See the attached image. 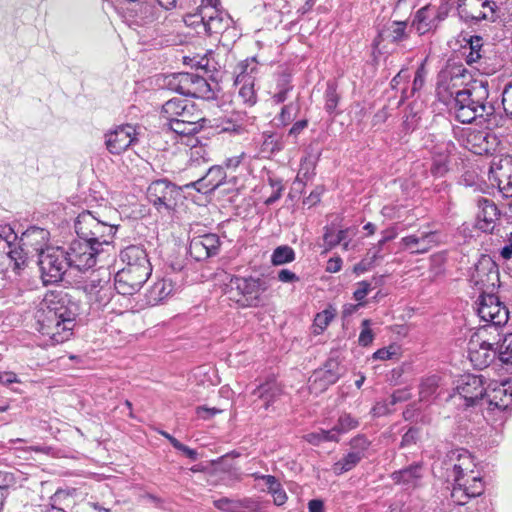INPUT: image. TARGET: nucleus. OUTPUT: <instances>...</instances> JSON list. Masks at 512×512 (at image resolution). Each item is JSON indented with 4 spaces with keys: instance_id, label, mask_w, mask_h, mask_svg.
<instances>
[{
    "instance_id": "nucleus-29",
    "label": "nucleus",
    "mask_w": 512,
    "mask_h": 512,
    "mask_svg": "<svg viewBox=\"0 0 512 512\" xmlns=\"http://www.w3.org/2000/svg\"><path fill=\"white\" fill-rule=\"evenodd\" d=\"M22 244L31 252L41 253L46 252L49 241V232L44 228L31 227L23 233Z\"/></svg>"
},
{
    "instance_id": "nucleus-50",
    "label": "nucleus",
    "mask_w": 512,
    "mask_h": 512,
    "mask_svg": "<svg viewBox=\"0 0 512 512\" xmlns=\"http://www.w3.org/2000/svg\"><path fill=\"white\" fill-rule=\"evenodd\" d=\"M407 23L403 21H394L388 27V38L393 43H398L408 38L406 33Z\"/></svg>"
},
{
    "instance_id": "nucleus-23",
    "label": "nucleus",
    "mask_w": 512,
    "mask_h": 512,
    "mask_svg": "<svg viewBox=\"0 0 512 512\" xmlns=\"http://www.w3.org/2000/svg\"><path fill=\"white\" fill-rule=\"evenodd\" d=\"M220 238L217 234L208 233L194 237L189 244V253L196 261L205 260L218 253Z\"/></svg>"
},
{
    "instance_id": "nucleus-13",
    "label": "nucleus",
    "mask_w": 512,
    "mask_h": 512,
    "mask_svg": "<svg viewBox=\"0 0 512 512\" xmlns=\"http://www.w3.org/2000/svg\"><path fill=\"white\" fill-rule=\"evenodd\" d=\"M255 58H247L239 62L235 68L236 77L234 84L240 86L238 96L243 104L252 107L257 103V93L255 91V77L252 73L256 70V66L250 68L251 64H255Z\"/></svg>"
},
{
    "instance_id": "nucleus-18",
    "label": "nucleus",
    "mask_w": 512,
    "mask_h": 512,
    "mask_svg": "<svg viewBox=\"0 0 512 512\" xmlns=\"http://www.w3.org/2000/svg\"><path fill=\"white\" fill-rule=\"evenodd\" d=\"M138 141L136 127L131 124L116 126L105 134V145L113 155H120Z\"/></svg>"
},
{
    "instance_id": "nucleus-7",
    "label": "nucleus",
    "mask_w": 512,
    "mask_h": 512,
    "mask_svg": "<svg viewBox=\"0 0 512 512\" xmlns=\"http://www.w3.org/2000/svg\"><path fill=\"white\" fill-rule=\"evenodd\" d=\"M264 282L253 277H233L226 289L229 301L241 307L256 306L261 294L265 291Z\"/></svg>"
},
{
    "instance_id": "nucleus-32",
    "label": "nucleus",
    "mask_w": 512,
    "mask_h": 512,
    "mask_svg": "<svg viewBox=\"0 0 512 512\" xmlns=\"http://www.w3.org/2000/svg\"><path fill=\"white\" fill-rule=\"evenodd\" d=\"M53 295H46L39 306L45 320H74L67 313V308L60 302L52 299Z\"/></svg>"
},
{
    "instance_id": "nucleus-59",
    "label": "nucleus",
    "mask_w": 512,
    "mask_h": 512,
    "mask_svg": "<svg viewBox=\"0 0 512 512\" xmlns=\"http://www.w3.org/2000/svg\"><path fill=\"white\" fill-rule=\"evenodd\" d=\"M323 240L327 249H332L335 246L339 245V237L337 236L336 232L330 227H325Z\"/></svg>"
},
{
    "instance_id": "nucleus-22",
    "label": "nucleus",
    "mask_w": 512,
    "mask_h": 512,
    "mask_svg": "<svg viewBox=\"0 0 512 512\" xmlns=\"http://www.w3.org/2000/svg\"><path fill=\"white\" fill-rule=\"evenodd\" d=\"M476 312L480 320H508L509 311L502 307L499 299L492 292L480 294L476 302Z\"/></svg>"
},
{
    "instance_id": "nucleus-3",
    "label": "nucleus",
    "mask_w": 512,
    "mask_h": 512,
    "mask_svg": "<svg viewBox=\"0 0 512 512\" xmlns=\"http://www.w3.org/2000/svg\"><path fill=\"white\" fill-rule=\"evenodd\" d=\"M453 488L450 497L463 504L470 498L478 497L484 492V483L476 471V463L470 452L464 448L450 451Z\"/></svg>"
},
{
    "instance_id": "nucleus-46",
    "label": "nucleus",
    "mask_w": 512,
    "mask_h": 512,
    "mask_svg": "<svg viewBox=\"0 0 512 512\" xmlns=\"http://www.w3.org/2000/svg\"><path fill=\"white\" fill-rule=\"evenodd\" d=\"M439 377L436 375L423 378L419 385V398L421 401L429 400L439 387Z\"/></svg>"
},
{
    "instance_id": "nucleus-27",
    "label": "nucleus",
    "mask_w": 512,
    "mask_h": 512,
    "mask_svg": "<svg viewBox=\"0 0 512 512\" xmlns=\"http://www.w3.org/2000/svg\"><path fill=\"white\" fill-rule=\"evenodd\" d=\"M439 243L437 232H423L420 236L408 235L401 239L400 244L404 250L411 254H425Z\"/></svg>"
},
{
    "instance_id": "nucleus-58",
    "label": "nucleus",
    "mask_w": 512,
    "mask_h": 512,
    "mask_svg": "<svg viewBox=\"0 0 512 512\" xmlns=\"http://www.w3.org/2000/svg\"><path fill=\"white\" fill-rule=\"evenodd\" d=\"M502 105L506 114L512 118V83L507 84L502 92Z\"/></svg>"
},
{
    "instance_id": "nucleus-11",
    "label": "nucleus",
    "mask_w": 512,
    "mask_h": 512,
    "mask_svg": "<svg viewBox=\"0 0 512 512\" xmlns=\"http://www.w3.org/2000/svg\"><path fill=\"white\" fill-rule=\"evenodd\" d=\"M110 278L111 273L109 270L100 267L97 270L91 271L83 283V291L89 301L97 305V309H100L102 303L106 302L111 295Z\"/></svg>"
},
{
    "instance_id": "nucleus-5",
    "label": "nucleus",
    "mask_w": 512,
    "mask_h": 512,
    "mask_svg": "<svg viewBox=\"0 0 512 512\" xmlns=\"http://www.w3.org/2000/svg\"><path fill=\"white\" fill-rule=\"evenodd\" d=\"M164 85L171 91L201 99L213 98L208 81L195 73H173L164 77Z\"/></svg>"
},
{
    "instance_id": "nucleus-9",
    "label": "nucleus",
    "mask_w": 512,
    "mask_h": 512,
    "mask_svg": "<svg viewBox=\"0 0 512 512\" xmlns=\"http://www.w3.org/2000/svg\"><path fill=\"white\" fill-rule=\"evenodd\" d=\"M41 277L45 284L55 283L70 267L66 251L61 247H50L41 253L38 260Z\"/></svg>"
},
{
    "instance_id": "nucleus-17",
    "label": "nucleus",
    "mask_w": 512,
    "mask_h": 512,
    "mask_svg": "<svg viewBox=\"0 0 512 512\" xmlns=\"http://www.w3.org/2000/svg\"><path fill=\"white\" fill-rule=\"evenodd\" d=\"M453 390L455 395L452 396L454 403L456 401H480L483 396L484 388L482 377L470 373L459 375L453 380Z\"/></svg>"
},
{
    "instance_id": "nucleus-61",
    "label": "nucleus",
    "mask_w": 512,
    "mask_h": 512,
    "mask_svg": "<svg viewBox=\"0 0 512 512\" xmlns=\"http://www.w3.org/2000/svg\"><path fill=\"white\" fill-rule=\"evenodd\" d=\"M425 75H426V70H425L424 64H421L418 67V69L415 73L414 80H413V86H412L413 93L420 90L423 87L424 82H425Z\"/></svg>"
},
{
    "instance_id": "nucleus-34",
    "label": "nucleus",
    "mask_w": 512,
    "mask_h": 512,
    "mask_svg": "<svg viewBox=\"0 0 512 512\" xmlns=\"http://www.w3.org/2000/svg\"><path fill=\"white\" fill-rule=\"evenodd\" d=\"M482 0H464L457 7V16L464 22H479L487 13L481 12Z\"/></svg>"
},
{
    "instance_id": "nucleus-55",
    "label": "nucleus",
    "mask_w": 512,
    "mask_h": 512,
    "mask_svg": "<svg viewBox=\"0 0 512 512\" xmlns=\"http://www.w3.org/2000/svg\"><path fill=\"white\" fill-rule=\"evenodd\" d=\"M214 506L223 512H240L239 499H230L227 497L220 498L213 501Z\"/></svg>"
},
{
    "instance_id": "nucleus-63",
    "label": "nucleus",
    "mask_w": 512,
    "mask_h": 512,
    "mask_svg": "<svg viewBox=\"0 0 512 512\" xmlns=\"http://www.w3.org/2000/svg\"><path fill=\"white\" fill-rule=\"evenodd\" d=\"M411 398V393L408 389H398L390 397V404L395 405L399 402H405Z\"/></svg>"
},
{
    "instance_id": "nucleus-26",
    "label": "nucleus",
    "mask_w": 512,
    "mask_h": 512,
    "mask_svg": "<svg viewBox=\"0 0 512 512\" xmlns=\"http://www.w3.org/2000/svg\"><path fill=\"white\" fill-rule=\"evenodd\" d=\"M207 3V11H204V33L208 36L220 35L229 26V19L218 8L220 0H203Z\"/></svg>"
},
{
    "instance_id": "nucleus-36",
    "label": "nucleus",
    "mask_w": 512,
    "mask_h": 512,
    "mask_svg": "<svg viewBox=\"0 0 512 512\" xmlns=\"http://www.w3.org/2000/svg\"><path fill=\"white\" fill-rule=\"evenodd\" d=\"M191 102L192 101L188 99L179 97H174L165 102L162 106V116L168 121L169 126L172 121L178 119L179 114H181Z\"/></svg>"
},
{
    "instance_id": "nucleus-48",
    "label": "nucleus",
    "mask_w": 512,
    "mask_h": 512,
    "mask_svg": "<svg viewBox=\"0 0 512 512\" xmlns=\"http://www.w3.org/2000/svg\"><path fill=\"white\" fill-rule=\"evenodd\" d=\"M496 351L502 363L512 366V333H507L498 343Z\"/></svg>"
},
{
    "instance_id": "nucleus-49",
    "label": "nucleus",
    "mask_w": 512,
    "mask_h": 512,
    "mask_svg": "<svg viewBox=\"0 0 512 512\" xmlns=\"http://www.w3.org/2000/svg\"><path fill=\"white\" fill-rule=\"evenodd\" d=\"M402 357V349L398 344H390L387 347L378 349L372 354L374 360H399Z\"/></svg>"
},
{
    "instance_id": "nucleus-54",
    "label": "nucleus",
    "mask_w": 512,
    "mask_h": 512,
    "mask_svg": "<svg viewBox=\"0 0 512 512\" xmlns=\"http://www.w3.org/2000/svg\"><path fill=\"white\" fill-rule=\"evenodd\" d=\"M349 445L354 453H360L361 457L364 458L365 452L370 446V441L365 435L359 434L350 440Z\"/></svg>"
},
{
    "instance_id": "nucleus-25",
    "label": "nucleus",
    "mask_w": 512,
    "mask_h": 512,
    "mask_svg": "<svg viewBox=\"0 0 512 512\" xmlns=\"http://www.w3.org/2000/svg\"><path fill=\"white\" fill-rule=\"evenodd\" d=\"M455 404L458 405L455 421L461 429L468 430L470 424H480L482 419L487 420V413L480 406V401H459Z\"/></svg>"
},
{
    "instance_id": "nucleus-20",
    "label": "nucleus",
    "mask_w": 512,
    "mask_h": 512,
    "mask_svg": "<svg viewBox=\"0 0 512 512\" xmlns=\"http://www.w3.org/2000/svg\"><path fill=\"white\" fill-rule=\"evenodd\" d=\"M73 328L72 322H36L35 330L47 345H56L68 341Z\"/></svg>"
},
{
    "instance_id": "nucleus-28",
    "label": "nucleus",
    "mask_w": 512,
    "mask_h": 512,
    "mask_svg": "<svg viewBox=\"0 0 512 512\" xmlns=\"http://www.w3.org/2000/svg\"><path fill=\"white\" fill-rule=\"evenodd\" d=\"M226 180V172L223 166H212L205 176L192 183V186L200 193L207 194L214 191Z\"/></svg>"
},
{
    "instance_id": "nucleus-12",
    "label": "nucleus",
    "mask_w": 512,
    "mask_h": 512,
    "mask_svg": "<svg viewBox=\"0 0 512 512\" xmlns=\"http://www.w3.org/2000/svg\"><path fill=\"white\" fill-rule=\"evenodd\" d=\"M180 190L168 180L159 179L153 181L147 189V198L159 211H170L177 204Z\"/></svg>"
},
{
    "instance_id": "nucleus-14",
    "label": "nucleus",
    "mask_w": 512,
    "mask_h": 512,
    "mask_svg": "<svg viewBox=\"0 0 512 512\" xmlns=\"http://www.w3.org/2000/svg\"><path fill=\"white\" fill-rule=\"evenodd\" d=\"M343 374V367L339 357L331 356L322 367L315 370L309 378V389L314 393H321L335 384Z\"/></svg>"
},
{
    "instance_id": "nucleus-2",
    "label": "nucleus",
    "mask_w": 512,
    "mask_h": 512,
    "mask_svg": "<svg viewBox=\"0 0 512 512\" xmlns=\"http://www.w3.org/2000/svg\"><path fill=\"white\" fill-rule=\"evenodd\" d=\"M122 268L114 277L116 291L122 295H133L146 283L152 273V265L146 250L139 245H130L120 251Z\"/></svg>"
},
{
    "instance_id": "nucleus-31",
    "label": "nucleus",
    "mask_w": 512,
    "mask_h": 512,
    "mask_svg": "<svg viewBox=\"0 0 512 512\" xmlns=\"http://www.w3.org/2000/svg\"><path fill=\"white\" fill-rule=\"evenodd\" d=\"M175 291V283L168 278H162L153 283L147 290L146 300L151 306L158 305Z\"/></svg>"
},
{
    "instance_id": "nucleus-37",
    "label": "nucleus",
    "mask_w": 512,
    "mask_h": 512,
    "mask_svg": "<svg viewBox=\"0 0 512 512\" xmlns=\"http://www.w3.org/2000/svg\"><path fill=\"white\" fill-rule=\"evenodd\" d=\"M267 486V491L273 497V503L276 506H282L287 502L288 496L282 484L273 475H263L261 477Z\"/></svg>"
},
{
    "instance_id": "nucleus-64",
    "label": "nucleus",
    "mask_w": 512,
    "mask_h": 512,
    "mask_svg": "<svg viewBox=\"0 0 512 512\" xmlns=\"http://www.w3.org/2000/svg\"><path fill=\"white\" fill-rule=\"evenodd\" d=\"M370 290H371V284L366 281H362L358 284L357 289L354 291V298L357 301L361 302L368 295Z\"/></svg>"
},
{
    "instance_id": "nucleus-16",
    "label": "nucleus",
    "mask_w": 512,
    "mask_h": 512,
    "mask_svg": "<svg viewBox=\"0 0 512 512\" xmlns=\"http://www.w3.org/2000/svg\"><path fill=\"white\" fill-rule=\"evenodd\" d=\"M447 16L448 6L446 4L441 6L428 4L416 12L411 27L419 35H424L436 29L439 23L443 22Z\"/></svg>"
},
{
    "instance_id": "nucleus-40",
    "label": "nucleus",
    "mask_w": 512,
    "mask_h": 512,
    "mask_svg": "<svg viewBox=\"0 0 512 512\" xmlns=\"http://www.w3.org/2000/svg\"><path fill=\"white\" fill-rule=\"evenodd\" d=\"M362 459L363 457H361L360 453L351 451L335 462L332 466V470L336 475H342L354 469Z\"/></svg>"
},
{
    "instance_id": "nucleus-57",
    "label": "nucleus",
    "mask_w": 512,
    "mask_h": 512,
    "mask_svg": "<svg viewBox=\"0 0 512 512\" xmlns=\"http://www.w3.org/2000/svg\"><path fill=\"white\" fill-rule=\"evenodd\" d=\"M195 412L198 418L206 421L212 419L218 414H221L223 410L216 407L209 408L207 406H198Z\"/></svg>"
},
{
    "instance_id": "nucleus-1",
    "label": "nucleus",
    "mask_w": 512,
    "mask_h": 512,
    "mask_svg": "<svg viewBox=\"0 0 512 512\" xmlns=\"http://www.w3.org/2000/svg\"><path fill=\"white\" fill-rule=\"evenodd\" d=\"M470 78L462 65H450V110H454L455 118L461 123H471L476 118H482L487 128L497 125V116L494 106L489 102H480L471 98V91L467 88L454 91L455 80Z\"/></svg>"
},
{
    "instance_id": "nucleus-53",
    "label": "nucleus",
    "mask_w": 512,
    "mask_h": 512,
    "mask_svg": "<svg viewBox=\"0 0 512 512\" xmlns=\"http://www.w3.org/2000/svg\"><path fill=\"white\" fill-rule=\"evenodd\" d=\"M324 97H325V110L329 114H333L339 104V101H340V96L337 93L336 86L329 85L325 91Z\"/></svg>"
},
{
    "instance_id": "nucleus-41",
    "label": "nucleus",
    "mask_w": 512,
    "mask_h": 512,
    "mask_svg": "<svg viewBox=\"0 0 512 512\" xmlns=\"http://www.w3.org/2000/svg\"><path fill=\"white\" fill-rule=\"evenodd\" d=\"M303 439L313 446H318L323 442L338 443L340 441V437L333 431V428L330 430L319 429L316 432L307 433L303 436Z\"/></svg>"
},
{
    "instance_id": "nucleus-33",
    "label": "nucleus",
    "mask_w": 512,
    "mask_h": 512,
    "mask_svg": "<svg viewBox=\"0 0 512 512\" xmlns=\"http://www.w3.org/2000/svg\"><path fill=\"white\" fill-rule=\"evenodd\" d=\"M477 205V220L479 228L486 231L489 229L490 224L498 218V208L492 200L484 197L478 198Z\"/></svg>"
},
{
    "instance_id": "nucleus-62",
    "label": "nucleus",
    "mask_w": 512,
    "mask_h": 512,
    "mask_svg": "<svg viewBox=\"0 0 512 512\" xmlns=\"http://www.w3.org/2000/svg\"><path fill=\"white\" fill-rule=\"evenodd\" d=\"M245 157V152H240L239 154L232 155L227 157L224 161V169L235 170L242 162Z\"/></svg>"
},
{
    "instance_id": "nucleus-45",
    "label": "nucleus",
    "mask_w": 512,
    "mask_h": 512,
    "mask_svg": "<svg viewBox=\"0 0 512 512\" xmlns=\"http://www.w3.org/2000/svg\"><path fill=\"white\" fill-rule=\"evenodd\" d=\"M295 260V251L288 245H281L274 249L271 262L275 266L291 263Z\"/></svg>"
},
{
    "instance_id": "nucleus-35",
    "label": "nucleus",
    "mask_w": 512,
    "mask_h": 512,
    "mask_svg": "<svg viewBox=\"0 0 512 512\" xmlns=\"http://www.w3.org/2000/svg\"><path fill=\"white\" fill-rule=\"evenodd\" d=\"M253 393L264 401V409L267 410L283 394V387L271 381L261 384Z\"/></svg>"
},
{
    "instance_id": "nucleus-60",
    "label": "nucleus",
    "mask_w": 512,
    "mask_h": 512,
    "mask_svg": "<svg viewBox=\"0 0 512 512\" xmlns=\"http://www.w3.org/2000/svg\"><path fill=\"white\" fill-rule=\"evenodd\" d=\"M369 322H363V328L358 338V342L361 346H368L373 342L374 334L368 326Z\"/></svg>"
},
{
    "instance_id": "nucleus-39",
    "label": "nucleus",
    "mask_w": 512,
    "mask_h": 512,
    "mask_svg": "<svg viewBox=\"0 0 512 512\" xmlns=\"http://www.w3.org/2000/svg\"><path fill=\"white\" fill-rule=\"evenodd\" d=\"M129 299L124 297H111L106 302H103L100 309L106 311L107 315H115V316H123L125 313L129 312L130 309L128 307Z\"/></svg>"
},
{
    "instance_id": "nucleus-24",
    "label": "nucleus",
    "mask_w": 512,
    "mask_h": 512,
    "mask_svg": "<svg viewBox=\"0 0 512 512\" xmlns=\"http://www.w3.org/2000/svg\"><path fill=\"white\" fill-rule=\"evenodd\" d=\"M496 349L485 340L480 341L477 336L472 337L469 342L468 357L471 364L477 369L488 367L495 359Z\"/></svg>"
},
{
    "instance_id": "nucleus-43",
    "label": "nucleus",
    "mask_w": 512,
    "mask_h": 512,
    "mask_svg": "<svg viewBox=\"0 0 512 512\" xmlns=\"http://www.w3.org/2000/svg\"><path fill=\"white\" fill-rule=\"evenodd\" d=\"M207 5V3H203V0H201L200 5L197 7L194 13H188L184 16V23L186 26L192 27L197 31V33H201L199 29H202L204 32V24L206 18L204 17V11H207Z\"/></svg>"
},
{
    "instance_id": "nucleus-19",
    "label": "nucleus",
    "mask_w": 512,
    "mask_h": 512,
    "mask_svg": "<svg viewBox=\"0 0 512 512\" xmlns=\"http://www.w3.org/2000/svg\"><path fill=\"white\" fill-rule=\"evenodd\" d=\"M489 179L496 182L499 190L506 197H512V155L493 158L489 169Z\"/></svg>"
},
{
    "instance_id": "nucleus-15",
    "label": "nucleus",
    "mask_w": 512,
    "mask_h": 512,
    "mask_svg": "<svg viewBox=\"0 0 512 512\" xmlns=\"http://www.w3.org/2000/svg\"><path fill=\"white\" fill-rule=\"evenodd\" d=\"M66 253L71 267L86 270L96 264L100 251L97 245L79 238L72 241Z\"/></svg>"
},
{
    "instance_id": "nucleus-6",
    "label": "nucleus",
    "mask_w": 512,
    "mask_h": 512,
    "mask_svg": "<svg viewBox=\"0 0 512 512\" xmlns=\"http://www.w3.org/2000/svg\"><path fill=\"white\" fill-rule=\"evenodd\" d=\"M480 406L487 413V421L503 422L512 409V386L501 383L486 390L480 398Z\"/></svg>"
},
{
    "instance_id": "nucleus-38",
    "label": "nucleus",
    "mask_w": 512,
    "mask_h": 512,
    "mask_svg": "<svg viewBox=\"0 0 512 512\" xmlns=\"http://www.w3.org/2000/svg\"><path fill=\"white\" fill-rule=\"evenodd\" d=\"M294 89L291 76L288 74H280L276 80V89L272 94V101L275 104L284 103L288 99V95Z\"/></svg>"
},
{
    "instance_id": "nucleus-44",
    "label": "nucleus",
    "mask_w": 512,
    "mask_h": 512,
    "mask_svg": "<svg viewBox=\"0 0 512 512\" xmlns=\"http://www.w3.org/2000/svg\"><path fill=\"white\" fill-rule=\"evenodd\" d=\"M358 426V418L350 413L343 412L339 415L336 424L333 426V431L339 436L340 434H345L356 429Z\"/></svg>"
},
{
    "instance_id": "nucleus-52",
    "label": "nucleus",
    "mask_w": 512,
    "mask_h": 512,
    "mask_svg": "<svg viewBox=\"0 0 512 512\" xmlns=\"http://www.w3.org/2000/svg\"><path fill=\"white\" fill-rule=\"evenodd\" d=\"M448 74L442 69L437 77L436 95L440 102L446 104L448 100Z\"/></svg>"
},
{
    "instance_id": "nucleus-4",
    "label": "nucleus",
    "mask_w": 512,
    "mask_h": 512,
    "mask_svg": "<svg viewBox=\"0 0 512 512\" xmlns=\"http://www.w3.org/2000/svg\"><path fill=\"white\" fill-rule=\"evenodd\" d=\"M74 228L79 238L97 246L109 244L117 229L115 225L99 220L90 211H83L77 216Z\"/></svg>"
},
{
    "instance_id": "nucleus-8",
    "label": "nucleus",
    "mask_w": 512,
    "mask_h": 512,
    "mask_svg": "<svg viewBox=\"0 0 512 512\" xmlns=\"http://www.w3.org/2000/svg\"><path fill=\"white\" fill-rule=\"evenodd\" d=\"M205 121L203 112L198 109L195 103L191 102L179 114L178 119L170 123V129L179 136L186 137V145L195 147L199 141L194 136L202 130Z\"/></svg>"
},
{
    "instance_id": "nucleus-42",
    "label": "nucleus",
    "mask_w": 512,
    "mask_h": 512,
    "mask_svg": "<svg viewBox=\"0 0 512 512\" xmlns=\"http://www.w3.org/2000/svg\"><path fill=\"white\" fill-rule=\"evenodd\" d=\"M300 112V104L298 102H290L282 106L280 112L276 116L277 126H288L291 124Z\"/></svg>"
},
{
    "instance_id": "nucleus-47",
    "label": "nucleus",
    "mask_w": 512,
    "mask_h": 512,
    "mask_svg": "<svg viewBox=\"0 0 512 512\" xmlns=\"http://www.w3.org/2000/svg\"><path fill=\"white\" fill-rule=\"evenodd\" d=\"M382 249L383 245H380V242L370 248L361 262L355 266V271H366L369 267L374 265L377 260L382 259Z\"/></svg>"
},
{
    "instance_id": "nucleus-56",
    "label": "nucleus",
    "mask_w": 512,
    "mask_h": 512,
    "mask_svg": "<svg viewBox=\"0 0 512 512\" xmlns=\"http://www.w3.org/2000/svg\"><path fill=\"white\" fill-rule=\"evenodd\" d=\"M420 117L418 113L414 111L412 107L408 108V112L405 115V119L403 121V126L406 131H412L418 125Z\"/></svg>"
},
{
    "instance_id": "nucleus-21",
    "label": "nucleus",
    "mask_w": 512,
    "mask_h": 512,
    "mask_svg": "<svg viewBox=\"0 0 512 512\" xmlns=\"http://www.w3.org/2000/svg\"><path fill=\"white\" fill-rule=\"evenodd\" d=\"M498 146L497 137L486 131L466 132L465 147L476 155L493 154Z\"/></svg>"
},
{
    "instance_id": "nucleus-30",
    "label": "nucleus",
    "mask_w": 512,
    "mask_h": 512,
    "mask_svg": "<svg viewBox=\"0 0 512 512\" xmlns=\"http://www.w3.org/2000/svg\"><path fill=\"white\" fill-rule=\"evenodd\" d=\"M423 466L421 463H415L404 469L394 471L391 474V479L395 484L404 485L407 488H417L423 477Z\"/></svg>"
},
{
    "instance_id": "nucleus-51",
    "label": "nucleus",
    "mask_w": 512,
    "mask_h": 512,
    "mask_svg": "<svg viewBox=\"0 0 512 512\" xmlns=\"http://www.w3.org/2000/svg\"><path fill=\"white\" fill-rule=\"evenodd\" d=\"M480 38L470 39L467 46L463 47L462 55L465 56L466 62L472 64L476 62L480 57Z\"/></svg>"
},
{
    "instance_id": "nucleus-10",
    "label": "nucleus",
    "mask_w": 512,
    "mask_h": 512,
    "mask_svg": "<svg viewBox=\"0 0 512 512\" xmlns=\"http://www.w3.org/2000/svg\"><path fill=\"white\" fill-rule=\"evenodd\" d=\"M469 281L480 294L493 292L499 283L498 266L490 256L482 255L475 264Z\"/></svg>"
}]
</instances>
